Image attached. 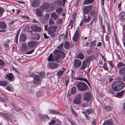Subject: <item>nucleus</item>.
Listing matches in <instances>:
<instances>
[{
	"label": "nucleus",
	"mask_w": 125,
	"mask_h": 125,
	"mask_svg": "<svg viewBox=\"0 0 125 125\" xmlns=\"http://www.w3.org/2000/svg\"><path fill=\"white\" fill-rule=\"evenodd\" d=\"M82 63V61L78 59H76L74 62V67L76 68L79 67L81 66Z\"/></svg>",
	"instance_id": "obj_12"
},
{
	"label": "nucleus",
	"mask_w": 125,
	"mask_h": 125,
	"mask_svg": "<svg viewBox=\"0 0 125 125\" xmlns=\"http://www.w3.org/2000/svg\"><path fill=\"white\" fill-rule=\"evenodd\" d=\"M82 113L84 114L85 115V116L86 117V119L89 120V117L87 115V113L83 111H82Z\"/></svg>",
	"instance_id": "obj_48"
},
{
	"label": "nucleus",
	"mask_w": 125,
	"mask_h": 125,
	"mask_svg": "<svg viewBox=\"0 0 125 125\" xmlns=\"http://www.w3.org/2000/svg\"><path fill=\"white\" fill-rule=\"evenodd\" d=\"M49 24L50 25L53 24L54 23V22L50 18L49 21Z\"/></svg>",
	"instance_id": "obj_56"
},
{
	"label": "nucleus",
	"mask_w": 125,
	"mask_h": 125,
	"mask_svg": "<svg viewBox=\"0 0 125 125\" xmlns=\"http://www.w3.org/2000/svg\"><path fill=\"white\" fill-rule=\"evenodd\" d=\"M73 21L72 20L70 22L69 25V26H71V28H72V27L73 26Z\"/></svg>",
	"instance_id": "obj_60"
},
{
	"label": "nucleus",
	"mask_w": 125,
	"mask_h": 125,
	"mask_svg": "<svg viewBox=\"0 0 125 125\" xmlns=\"http://www.w3.org/2000/svg\"><path fill=\"white\" fill-rule=\"evenodd\" d=\"M40 0H33L32 5L33 7H35L38 6L40 4Z\"/></svg>",
	"instance_id": "obj_15"
},
{
	"label": "nucleus",
	"mask_w": 125,
	"mask_h": 125,
	"mask_svg": "<svg viewBox=\"0 0 125 125\" xmlns=\"http://www.w3.org/2000/svg\"><path fill=\"white\" fill-rule=\"evenodd\" d=\"M62 8L61 7L57 8L56 10V11L59 14H60L62 11Z\"/></svg>",
	"instance_id": "obj_43"
},
{
	"label": "nucleus",
	"mask_w": 125,
	"mask_h": 125,
	"mask_svg": "<svg viewBox=\"0 0 125 125\" xmlns=\"http://www.w3.org/2000/svg\"><path fill=\"white\" fill-rule=\"evenodd\" d=\"M94 1V0H85L83 2V5L90 4L93 3Z\"/></svg>",
	"instance_id": "obj_27"
},
{
	"label": "nucleus",
	"mask_w": 125,
	"mask_h": 125,
	"mask_svg": "<svg viewBox=\"0 0 125 125\" xmlns=\"http://www.w3.org/2000/svg\"><path fill=\"white\" fill-rule=\"evenodd\" d=\"M47 60L48 61H53L57 62H60L59 60H56L55 58L54 59L53 55L51 53L50 54L48 57Z\"/></svg>",
	"instance_id": "obj_14"
},
{
	"label": "nucleus",
	"mask_w": 125,
	"mask_h": 125,
	"mask_svg": "<svg viewBox=\"0 0 125 125\" xmlns=\"http://www.w3.org/2000/svg\"><path fill=\"white\" fill-rule=\"evenodd\" d=\"M27 39V37L26 35L23 33L21 34L20 36L19 40L20 42H24Z\"/></svg>",
	"instance_id": "obj_17"
},
{
	"label": "nucleus",
	"mask_w": 125,
	"mask_h": 125,
	"mask_svg": "<svg viewBox=\"0 0 125 125\" xmlns=\"http://www.w3.org/2000/svg\"><path fill=\"white\" fill-rule=\"evenodd\" d=\"M62 70H60L57 73V75L59 77L61 76L63 74L66 69L64 68H62Z\"/></svg>",
	"instance_id": "obj_32"
},
{
	"label": "nucleus",
	"mask_w": 125,
	"mask_h": 125,
	"mask_svg": "<svg viewBox=\"0 0 125 125\" xmlns=\"http://www.w3.org/2000/svg\"><path fill=\"white\" fill-rule=\"evenodd\" d=\"M68 120L71 123L72 125H76V124L72 119H68Z\"/></svg>",
	"instance_id": "obj_50"
},
{
	"label": "nucleus",
	"mask_w": 125,
	"mask_h": 125,
	"mask_svg": "<svg viewBox=\"0 0 125 125\" xmlns=\"http://www.w3.org/2000/svg\"><path fill=\"white\" fill-rule=\"evenodd\" d=\"M0 28L3 29H5L6 28V25L4 22H0Z\"/></svg>",
	"instance_id": "obj_30"
},
{
	"label": "nucleus",
	"mask_w": 125,
	"mask_h": 125,
	"mask_svg": "<svg viewBox=\"0 0 125 125\" xmlns=\"http://www.w3.org/2000/svg\"><path fill=\"white\" fill-rule=\"evenodd\" d=\"M34 49H32V50L30 51L27 52H26V54H31L34 52Z\"/></svg>",
	"instance_id": "obj_59"
},
{
	"label": "nucleus",
	"mask_w": 125,
	"mask_h": 125,
	"mask_svg": "<svg viewBox=\"0 0 125 125\" xmlns=\"http://www.w3.org/2000/svg\"><path fill=\"white\" fill-rule=\"evenodd\" d=\"M32 22L34 23H39V22L35 19H34L32 21Z\"/></svg>",
	"instance_id": "obj_64"
},
{
	"label": "nucleus",
	"mask_w": 125,
	"mask_h": 125,
	"mask_svg": "<svg viewBox=\"0 0 125 125\" xmlns=\"http://www.w3.org/2000/svg\"><path fill=\"white\" fill-rule=\"evenodd\" d=\"M27 49V45L26 44H23L21 46V51L22 52H24Z\"/></svg>",
	"instance_id": "obj_28"
},
{
	"label": "nucleus",
	"mask_w": 125,
	"mask_h": 125,
	"mask_svg": "<svg viewBox=\"0 0 125 125\" xmlns=\"http://www.w3.org/2000/svg\"><path fill=\"white\" fill-rule=\"evenodd\" d=\"M39 74L40 76L41 77H44L45 76V74L43 72H42L39 73Z\"/></svg>",
	"instance_id": "obj_55"
},
{
	"label": "nucleus",
	"mask_w": 125,
	"mask_h": 125,
	"mask_svg": "<svg viewBox=\"0 0 125 125\" xmlns=\"http://www.w3.org/2000/svg\"><path fill=\"white\" fill-rule=\"evenodd\" d=\"M92 124L93 125H95V124L96 123V120L95 119H94L93 121L92 122Z\"/></svg>",
	"instance_id": "obj_61"
},
{
	"label": "nucleus",
	"mask_w": 125,
	"mask_h": 125,
	"mask_svg": "<svg viewBox=\"0 0 125 125\" xmlns=\"http://www.w3.org/2000/svg\"><path fill=\"white\" fill-rule=\"evenodd\" d=\"M61 52H62L58 50H56L54 52V54L55 55V58L56 60H59V59L61 58Z\"/></svg>",
	"instance_id": "obj_13"
},
{
	"label": "nucleus",
	"mask_w": 125,
	"mask_h": 125,
	"mask_svg": "<svg viewBox=\"0 0 125 125\" xmlns=\"http://www.w3.org/2000/svg\"><path fill=\"white\" fill-rule=\"evenodd\" d=\"M125 16V12H121V16L120 17V19H123V18Z\"/></svg>",
	"instance_id": "obj_52"
},
{
	"label": "nucleus",
	"mask_w": 125,
	"mask_h": 125,
	"mask_svg": "<svg viewBox=\"0 0 125 125\" xmlns=\"http://www.w3.org/2000/svg\"><path fill=\"white\" fill-rule=\"evenodd\" d=\"M49 14H50L47 13L43 17L40 18V21L42 24L46 23L49 17Z\"/></svg>",
	"instance_id": "obj_6"
},
{
	"label": "nucleus",
	"mask_w": 125,
	"mask_h": 125,
	"mask_svg": "<svg viewBox=\"0 0 125 125\" xmlns=\"http://www.w3.org/2000/svg\"><path fill=\"white\" fill-rule=\"evenodd\" d=\"M96 17H94L91 21L90 25L93 26H94L96 23Z\"/></svg>",
	"instance_id": "obj_26"
},
{
	"label": "nucleus",
	"mask_w": 125,
	"mask_h": 125,
	"mask_svg": "<svg viewBox=\"0 0 125 125\" xmlns=\"http://www.w3.org/2000/svg\"><path fill=\"white\" fill-rule=\"evenodd\" d=\"M93 8V6L92 5L84 6L83 9V13L85 14H88L91 11Z\"/></svg>",
	"instance_id": "obj_5"
},
{
	"label": "nucleus",
	"mask_w": 125,
	"mask_h": 125,
	"mask_svg": "<svg viewBox=\"0 0 125 125\" xmlns=\"http://www.w3.org/2000/svg\"><path fill=\"white\" fill-rule=\"evenodd\" d=\"M125 86L123 82L119 81H114L112 83L111 87L115 91H118L123 89Z\"/></svg>",
	"instance_id": "obj_1"
},
{
	"label": "nucleus",
	"mask_w": 125,
	"mask_h": 125,
	"mask_svg": "<svg viewBox=\"0 0 125 125\" xmlns=\"http://www.w3.org/2000/svg\"><path fill=\"white\" fill-rule=\"evenodd\" d=\"M48 66L51 69H54L57 68L59 66V64L56 63L51 62L49 64Z\"/></svg>",
	"instance_id": "obj_11"
},
{
	"label": "nucleus",
	"mask_w": 125,
	"mask_h": 125,
	"mask_svg": "<svg viewBox=\"0 0 125 125\" xmlns=\"http://www.w3.org/2000/svg\"><path fill=\"white\" fill-rule=\"evenodd\" d=\"M71 47V45L68 42H66L64 44V47L66 49H68Z\"/></svg>",
	"instance_id": "obj_29"
},
{
	"label": "nucleus",
	"mask_w": 125,
	"mask_h": 125,
	"mask_svg": "<svg viewBox=\"0 0 125 125\" xmlns=\"http://www.w3.org/2000/svg\"><path fill=\"white\" fill-rule=\"evenodd\" d=\"M3 46L5 50H8L9 49V46L7 44L5 43L4 44Z\"/></svg>",
	"instance_id": "obj_51"
},
{
	"label": "nucleus",
	"mask_w": 125,
	"mask_h": 125,
	"mask_svg": "<svg viewBox=\"0 0 125 125\" xmlns=\"http://www.w3.org/2000/svg\"><path fill=\"white\" fill-rule=\"evenodd\" d=\"M104 107V108L107 111H110L112 110V108L109 106L107 105H105Z\"/></svg>",
	"instance_id": "obj_45"
},
{
	"label": "nucleus",
	"mask_w": 125,
	"mask_h": 125,
	"mask_svg": "<svg viewBox=\"0 0 125 125\" xmlns=\"http://www.w3.org/2000/svg\"><path fill=\"white\" fill-rule=\"evenodd\" d=\"M96 45V43L95 41H91L90 43L89 46L90 48L92 49V48Z\"/></svg>",
	"instance_id": "obj_33"
},
{
	"label": "nucleus",
	"mask_w": 125,
	"mask_h": 125,
	"mask_svg": "<svg viewBox=\"0 0 125 125\" xmlns=\"http://www.w3.org/2000/svg\"><path fill=\"white\" fill-rule=\"evenodd\" d=\"M50 114H54L61 115V113L58 111L54 110H48Z\"/></svg>",
	"instance_id": "obj_24"
},
{
	"label": "nucleus",
	"mask_w": 125,
	"mask_h": 125,
	"mask_svg": "<svg viewBox=\"0 0 125 125\" xmlns=\"http://www.w3.org/2000/svg\"><path fill=\"white\" fill-rule=\"evenodd\" d=\"M82 98L80 94H77L75 97L73 102L74 103L76 104H78L81 103V100Z\"/></svg>",
	"instance_id": "obj_9"
},
{
	"label": "nucleus",
	"mask_w": 125,
	"mask_h": 125,
	"mask_svg": "<svg viewBox=\"0 0 125 125\" xmlns=\"http://www.w3.org/2000/svg\"><path fill=\"white\" fill-rule=\"evenodd\" d=\"M76 86L78 90L80 91H84L87 89V85L83 82H79L76 84Z\"/></svg>",
	"instance_id": "obj_3"
},
{
	"label": "nucleus",
	"mask_w": 125,
	"mask_h": 125,
	"mask_svg": "<svg viewBox=\"0 0 125 125\" xmlns=\"http://www.w3.org/2000/svg\"><path fill=\"white\" fill-rule=\"evenodd\" d=\"M36 45V42H31L28 44V46L30 47H33Z\"/></svg>",
	"instance_id": "obj_37"
},
{
	"label": "nucleus",
	"mask_w": 125,
	"mask_h": 125,
	"mask_svg": "<svg viewBox=\"0 0 125 125\" xmlns=\"http://www.w3.org/2000/svg\"><path fill=\"white\" fill-rule=\"evenodd\" d=\"M50 4L46 2L44 3L42 6H40V8L43 10H46L50 7Z\"/></svg>",
	"instance_id": "obj_18"
},
{
	"label": "nucleus",
	"mask_w": 125,
	"mask_h": 125,
	"mask_svg": "<svg viewBox=\"0 0 125 125\" xmlns=\"http://www.w3.org/2000/svg\"><path fill=\"white\" fill-rule=\"evenodd\" d=\"M107 26L108 27L107 31L108 33L109 34H110L111 32V29L110 28V26L109 24H107Z\"/></svg>",
	"instance_id": "obj_49"
},
{
	"label": "nucleus",
	"mask_w": 125,
	"mask_h": 125,
	"mask_svg": "<svg viewBox=\"0 0 125 125\" xmlns=\"http://www.w3.org/2000/svg\"><path fill=\"white\" fill-rule=\"evenodd\" d=\"M76 88L75 86L73 87L71 90V94H75L76 93Z\"/></svg>",
	"instance_id": "obj_36"
},
{
	"label": "nucleus",
	"mask_w": 125,
	"mask_h": 125,
	"mask_svg": "<svg viewBox=\"0 0 125 125\" xmlns=\"http://www.w3.org/2000/svg\"><path fill=\"white\" fill-rule=\"evenodd\" d=\"M87 52L88 54H91L92 53L93 51L92 50H88L87 51Z\"/></svg>",
	"instance_id": "obj_58"
},
{
	"label": "nucleus",
	"mask_w": 125,
	"mask_h": 125,
	"mask_svg": "<svg viewBox=\"0 0 125 125\" xmlns=\"http://www.w3.org/2000/svg\"><path fill=\"white\" fill-rule=\"evenodd\" d=\"M58 16V15L55 12H53L51 14V18L54 20H56Z\"/></svg>",
	"instance_id": "obj_22"
},
{
	"label": "nucleus",
	"mask_w": 125,
	"mask_h": 125,
	"mask_svg": "<svg viewBox=\"0 0 125 125\" xmlns=\"http://www.w3.org/2000/svg\"><path fill=\"white\" fill-rule=\"evenodd\" d=\"M124 90H123L121 92L117 93L116 95L117 96L120 97L123 96L124 94Z\"/></svg>",
	"instance_id": "obj_39"
},
{
	"label": "nucleus",
	"mask_w": 125,
	"mask_h": 125,
	"mask_svg": "<svg viewBox=\"0 0 125 125\" xmlns=\"http://www.w3.org/2000/svg\"><path fill=\"white\" fill-rule=\"evenodd\" d=\"M57 27L56 26L52 25L50 26L48 29V31L49 34L51 36H53L55 35L54 33L56 31Z\"/></svg>",
	"instance_id": "obj_4"
},
{
	"label": "nucleus",
	"mask_w": 125,
	"mask_h": 125,
	"mask_svg": "<svg viewBox=\"0 0 125 125\" xmlns=\"http://www.w3.org/2000/svg\"><path fill=\"white\" fill-rule=\"evenodd\" d=\"M83 99L87 102H89L92 98L91 94L89 92L85 93L83 97Z\"/></svg>",
	"instance_id": "obj_8"
},
{
	"label": "nucleus",
	"mask_w": 125,
	"mask_h": 125,
	"mask_svg": "<svg viewBox=\"0 0 125 125\" xmlns=\"http://www.w3.org/2000/svg\"><path fill=\"white\" fill-rule=\"evenodd\" d=\"M77 57L81 60H82L84 58V56L82 53H79L78 54L77 56Z\"/></svg>",
	"instance_id": "obj_44"
},
{
	"label": "nucleus",
	"mask_w": 125,
	"mask_h": 125,
	"mask_svg": "<svg viewBox=\"0 0 125 125\" xmlns=\"http://www.w3.org/2000/svg\"><path fill=\"white\" fill-rule=\"evenodd\" d=\"M84 18L83 21L84 22H88L90 20V17L88 15H87V16H84Z\"/></svg>",
	"instance_id": "obj_31"
},
{
	"label": "nucleus",
	"mask_w": 125,
	"mask_h": 125,
	"mask_svg": "<svg viewBox=\"0 0 125 125\" xmlns=\"http://www.w3.org/2000/svg\"><path fill=\"white\" fill-rule=\"evenodd\" d=\"M31 29L35 32L40 31L41 30L40 27H38L37 26L34 25L31 27Z\"/></svg>",
	"instance_id": "obj_19"
},
{
	"label": "nucleus",
	"mask_w": 125,
	"mask_h": 125,
	"mask_svg": "<svg viewBox=\"0 0 125 125\" xmlns=\"http://www.w3.org/2000/svg\"><path fill=\"white\" fill-rule=\"evenodd\" d=\"M117 68L119 69L118 73L120 74L123 75L125 74V64L123 62H118L116 66Z\"/></svg>",
	"instance_id": "obj_2"
},
{
	"label": "nucleus",
	"mask_w": 125,
	"mask_h": 125,
	"mask_svg": "<svg viewBox=\"0 0 125 125\" xmlns=\"http://www.w3.org/2000/svg\"><path fill=\"white\" fill-rule=\"evenodd\" d=\"M36 14L37 16L42 17L44 14V12L43 10L40 8L37 9L36 10Z\"/></svg>",
	"instance_id": "obj_7"
},
{
	"label": "nucleus",
	"mask_w": 125,
	"mask_h": 125,
	"mask_svg": "<svg viewBox=\"0 0 125 125\" xmlns=\"http://www.w3.org/2000/svg\"><path fill=\"white\" fill-rule=\"evenodd\" d=\"M55 123V121L54 120H52L49 123V125H52L54 124Z\"/></svg>",
	"instance_id": "obj_54"
},
{
	"label": "nucleus",
	"mask_w": 125,
	"mask_h": 125,
	"mask_svg": "<svg viewBox=\"0 0 125 125\" xmlns=\"http://www.w3.org/2000/svg\"><path fill=\"white\" fill-rule=\"evenodd\" d=\"M76 79L78 80H79L80 81H83L85 82H87V83L89 85V83L88 82L86 78H76Z\"/></svg>",
	"instance_id": "obj_42"
},
{
	"label": "nucleus",
	"mask_w": 125,
	"mask_h": 125,
	"mask_svg": "<svg viewBox=\"0 0 125 125\" xmlns=\"http://www.w3.org/2000/svg\"><path fill=\"white\" fill-rule=\"evenodd\" d=\"M87 62L83 61V62L82 66L80 68L81 70H83L87 66Z\"/></svg>",
	"instance_id": "obj_23"
},
{
	"label": "nucleus",
	"mask_w": 125,
	"mask_h": 125,
	"mask_svg": "<svg viewBox=\"0 0 125 125\" xmlns=\"http://www.w3.org/2000/svg\"><path fill=\"white\" fill-rule=\"evenodd\" d=\"M106 124L107 125H113V122L110 119L106 121Z\"/></svg>",
	"instance_id": "obj_46"
},
{
	"label": "nucleus",
	"mask_w": 125,
	"mask_h": 125,
	"mask_svg": "<svg viewBox=\"0 0 125 125\" xmlns=\"http://www.w3.org/2000/svg\"><path fill=\"white\" fill-rule=\"evenodd\" d=\"M6 76L8 78L9 80L11 81H12L14 76L11 73H9L6 74Z\"/></svg>",
	"instance_id": "obj_21"
},
{
	"label": "nucleus",
	"mask_w": 125,
	"mask_h": 125,
	"mask_svg": "<svg viewBox=\"0 0 125 125\" xmlns=\"http://www.w3.org/2000/svg\"><path fill=\"white\" fill-rule=\"evenodd\" d=\"M63 44H61L58 47L59 50L62 52H63Z\"/></svg>",
	"instance_id": "obj_38"
},
{
	"label": "nucleus",
	"mask_w": 125,
	"mask_h": 125,
	"mask_svg": "<svg viewBox=\"0 0 125 125\" xmlns=\"http://www.w3.org/2000/svg\"><path fill=\"white\" fill-rule=\"evenodd\" d=\"M39 116L40 117L42 118L43 121H45L49 120L50 119V118L48 117L47 115H43L40 114L39 115Z\"/></svg>",
	"instance_id": "obj_16"
},
{
	"label": "nucleus",
	"mask_w": 125,
	"mask_h": 125,
	"mask_svg": "<svg viewBox=\"0 0 125 125\" xmlns=\"http://www.w3.org/2000/svg\"><path fill=\"white\" fill-rule=\"evenodd\" d=\"M79 29H77L73 37V40L76 42L78 40L80 34L79 33Z\"/></svg>",
	"instance_id": "obj_10"
},
{
	"label": "nucleus",
	"mask_w": 125,
	"mask_h": 125,
	"mask_svg": "<svg viewBox=\"0 0 125 125\" xmlns=\"http://www.w3.org/2000/svg\"><path fill=\"white\" fill-rule=\"evenodd\" d=\"M63 22V20L62 19H58L56 21V23L58 24H61Z\"/></svg>",
	"instance_id": "obj_47"
},
{
	"label": "nucleus",
	"mask_w": 125,
	"mask_h": 125,
	"mask_svg": "<svg viewBox=\"0 0 125 125\" xmlns=\"http://www.w3.org/2000/svg\"><path fill=\"white\" fill-rule=\"evenodd\" d=\"M6 89L8 90L11 92H13V86L10 84L9 85L6 87Z\"/></svg>",
	"instance_id": "obj_35"
},
{
	"label": "nucleus",
	"mask_w": 125,
	"mask_h": 125,
	"mask_svg": "<svg viewBox=\"0 0 125 125\" xmlns=\"http://www.w3.org/2000/svg\"><path fill=\"white\" fill-rule=\"evenodd\" d=\"M4 11V10L1 8H0V16H2Z\"/></svg>",
	"instance_id": "obj_57"
},
{
	"label": "nucleus",
	"mask_w": 125,
	"mask_h": 125,
	"mask_svg": "<svg viewBox=\"0 0 125 125\" xmlns=\"http://www.w3.org/2000/svg\"><path fill=\"white\" fill-rule=\"evenodd\" d=\"M9 83L6 81H0V85L5 87L9 84Z\"/></svg>",
	"instance_id": "obj_25"
},
{
	"label": "nucleus",
	"mask_w": 125,
	"mask_h": 125,
	"mask_svg": "<svg viewBox=\"0 0 125 125\" xmlns=\"http://www.w3.org/2000/svg\"><path fill=\"white\" fill-rule=\"evenodd\" d=\"M41 81V79L38 75H35L34 76L33 82L35 83H37L38 82H40Z\"/></svg>",
	"instance_id": "obj_20"
},
{
	"label": "nucleus",
	"mask_w": 125,
	"mask_h": 125,
	"mask_svg": "<svg viewBox=\"0 0 125 125\" xmlns=\"http://www.w3.org/2000/svg\"><path fill=\"white\" fill-rule=\"evenodd\" d=\"M4 61L1 59H0V66H2L4 65Z\"/></svg>",
	"instance_id": "obj_53"
},
{
	"label": "nucleus",
	"mask_w": 125,
	"mask_h": 125,
	"mask_svg": "<svg viewBox=\"0 0 125 125\" xmlns=\"http://www.w3.org/2000/svg\"><path fill=\"white\" fill-rule=\"evenodd\" d=\"M99 24L102 28L103 27V17L101 16H99Z\"/></svg>",
	"instance_id": "obj_34"
},
{
	"label": "nucleus",
	"mask_w": 125,
	"mask_h": 125,
	"mask_svg": "<svg viewBox=\"0 0 125 125\" xmlns=\"http://www.w3.org/2000/svg\"><path fill=\"white\" fill-rule=\"evenodd\" d=\"M70 80L68 76H67L65 78V80L64 83L67 86L68 83H69Z\"/></svg>",
	"instance_id": "obj_40"
},
{
	"label": "nucleus",
	"mask_w": 125,
	"mask_h": 125,
	"mask_svg": "<svg viewBox=\"0 0 125 125\" xmlns=\"http://www.w3.org/2000/svg\"><path fill=\"white\" fill-rule=\"evenodd\" d=\"M63 36L64 37H65V40H66V39H67V35H66L65 36L64 34L62 35H60V38L61 39V38Z\"/></svg>",
	"instance_id": "obj_62"
},
{
	"label": "nucleus",
	"mask_w": 125,
	"mask_h": 125,
	"mask_svg": "<svg viewBox=\"0 0 125 125\" xmlns=\"http://www.w3.org/2000/svg\"><path fill=\"white\" fill-rule=\"evenodd\" d=\"M85 112L89 115L91 113H92L93 111V109L92 108H89L85 110Z\"/></svg>",
	"instance_id": "obj_41"
},
{
	"label": "nucleus",
	"mask_w": 125,
	"mask_h": 125,
	"mask_svg": "<svg viewBox=\"0 0 125 125\" xmlns=\"http://www.w3.org/2000/svg\"><path fill=\"white\" fill-rule=\"evenodd\" d=\"M0 101L2 102H6V100L0 97Z\"/></svg>",
	"instance_id": "obj_63"
}]
</instances>
